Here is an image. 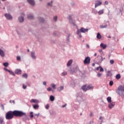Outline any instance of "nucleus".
Segmentation results:
<instances>
[{
    "label": "nucleus",
    "instance_id": "48",
    "mask_svg": "<svg viewBox=\"0 0 124 124\" xmlns=\"http://www.w3.org/2000/svg\"><path fill=\"white\" fill-rule=\"evenodd\" d=\"M102 75V74H101V73H98L97 74V76L98 77H101V76Z\"/></svg>",
    "mask_w": 124,
    "mask_h": 124
},
{
    "label": "nucleus",
    "instance_id": "41",
    "mask_svg": "<svg viewBox=\"0 0 124 124\" xmlns=\"http://www.w3.org/2000/svg\"><path fill=\"white\" fill-rule=\"evenodd\" d=\"M45 108L47 110H48V109H49V104H46V106H45Z\"/></svg>",
    "mask_w": 124,
    "mask_h": 124
},
{
    "label": "nucleus",
    "instance_id": "61",
    "mask_svg": "<svg viewBox=\"0 0 124 124\" xmlns=\"http://www.w3.org/2000/svg\"><path fill=\"white\" fill-rule=\"evenodd\" d=\"M99 68H100V67H99V66L98 67H97V68H96V70H99Z\"/></svg>",
    "mask_w": 124,
    "mask_h": 124
},
{
    "label": "nucleus",
    "instance_id": "27",
    "mask_svg": "<svg viewBox=\"0 0 124 124\" xmlns=\"http://www.w3.org/2000/svg\"><path fill=\"white\" fill-rule=\"evenodd\" d=\"M96 37L97 39H100L101 38V35L100 34V33H97Z\"/></svg>",
    "mask_w": 124,
    "mask_h": 124
},
{
    "label": "nucleus",
    "instance_id": "56",
    "mask_svg": "<svg viewBox=\"0 0 124 124\" xmlns=\"http://www.w3.org/2000/svg\"><path fill=\"white\" fill-rule=\"evenodd\" d=\"M46 81H44V82H43V85H44V86H46Z\"/></svg>",
    "mask_w": 124,
    "mask_h": 124
},
{
    "label": "nucleus",
    "instance_id": "49",
    "mask_svg": "<svg viewBox=\"0 0 124 124\" xmlns=\"http://www.w3.org/2000/svg\"><path fill=\"white\" fill-rule=\"evenodd\" d=\"M0 106L1 107V108L3 109V110H4V106H3V105L2 104H1L0 105Z\"/></svg>",
    "mask_w": 124,
    "mask_h": 124
},
{
    "label": "nucleus",
    "instance_id": "16",
    "mask_svg": "<svg viewBox=\"0 0 124 124\" xmlns=\"http://www.w3.org/2000/svg\"><path fill=\"white\" fill-rule=\"evenodd\" d=\"M100 47L104 50L105 49H106V48L107 47V45L103 43H101L100 44Z\"/></svg>",
    "mask_w": 124,
    "mask_h": 124
},
{
    "label": "nucleus",
    "instance_id": "38",
    "mask_svg": "<svg viewBox=\"0 0 124 124\" xmlns=\"http://www.w3.org/2000/svg\"><path fill=\"white\" fill-rule=\"evenodd\" d=\"M30 118H33V112L31 111L30 114Z\"/></svg>",
    "mask_w": 124,
    "mask_h": 124
},
{
    "label": "nucleus",
    "instance_id": "64",
    "mask_svg": "<svg viewBox=\"0 0 124 124\" xmlns=\"http://www.w3.org/2000/svg\"><path fill=\"white\" fill-rule=\"evenodd\" d=\"M92 65H93V66H94V65H95V64L94 63H93V64H92Z\"/></svg>",
    "mask_w": 124,
    "mask_h": 124
},
{
    "label": "nucleus",
    "instance_id": "51",
    "mask_svg": "<svg viewBox=\"0 0 124 124\" xmlns=\"http://www.w3.org/2000/svg\"><path fill=\"white\" fill-rule=\"evenodd\" d=\"M1 5H2V4L1 3V1L0 0V9H1Z\"/></svg>",
    "mask_w": 124,
    "mask_h": 124
},
{
    "label": "nucleus",
    "instance_id": "47",
    "mask_svg": "<svg viewBox=\"0 0 124 124\" xmlns=\"http://www.w3.org/2000/svg\"><path fill=\"white\" fill-rule=\"evenodd\" d=\"M113 84H114V82H113V81H110L109 82V85H110V86H113Z\"/></svg>",
    "mask_w": 124,
    "mask_h": 124
},
{
    "label": "nucleus",
    "instance_id": "7",
    "mask_svg": "<svg viewBox=\"0 0 124 124\" xmlns=\"http://www.w3.org/2000/svg\"><path fill=\"white\" fill-rule=\"evenodd\" d=\"M102 4V1H101L100 0H97L95 1V8H96V7H98V6H100V5H101Z\"/></svg>",
    "mask_w": 124,
    "mask_h": 124
},
{
    "label": "nucleus",
    "instance_id": "21",
    "mask_svg": "<svg viewBox=\"0 0 124 124\" xmlns=\"http://www.w3.org/2000/svg\"><path fill=\"white\" fill-rule=\"evenodd\" d=\"M28 82H26L25 84L23 83L22 84V88L24 90H26V89H27V85H28Z\"/></svg>",
    "mask_w": 124,
    "mask_h": 124
},
{
    "label": "nucleus",
    "instance_id": "3",
    "mask_svg": "<svg viewBox=\"0 0 124 124\" xmlns=\"http://www.w3.org/2000/svg\"><path fill=\"white\" fill-rule=\"evenodd\" d=\"M88 31L89 29H85L82 27L80 28V30H77V34H78V35H79V37L81 38L82 37V34H81V32L85 33V32H88Z\"/></svg>",
    "mask_w": 124,
    "mask_h": 124
},
{
    "label": "nucleus",
    "instance_id": "54",
    "mask_svg": "<svg viewBox=\"0 0 124 124\" xmlns=\"http://www.w3.org/2000/svg\"><path fill=\"white\" fill-rule=\"evenodd\" d=\"M4 70H5V71H8V72H9V71H10V70L5 68H4Z\"/></svg>",
    "mask_w": 124,
    "mask_h": 124
},
{
    "label": "nucleus",
    "instance_id": "63",
    "mask_svg": "<svg viewBox=\"0 0 124 124\" xmlns=\"http://www.w3.org/2000/svg\"><path fill=\"white\" fill-rule=\"evenodd\" d=\"M7 124H10V122H8L7 123Z\"/></svg>",
    "mask_w": 124,
    "mask_h": 124
},
{
    "label": "nucleus",
    "instance_id": "58",
    "mask_svg": "<svg viewBox=\"0 0 124 124\" xmlns=\"http://www.w3.org/2000/svg\"><path fill=\"white\" fill-rule=\"evenodd\" d=\"M105 4H106L107 5L108 4V1H106L105 2Z\"/></svg>",
    "mask_w": 124,
    "mask_h": 124
},
{
    "label": "nucleus",
    "instance_id": "30",
    "mask_svg": "<svg viewBox=\"0 0 124 124\" xmlns=\"http://www.w3.org/2000/svg\"><path fill=\"white\" fill-rule=\"evenodd\" d=\"M33 107L34 109H38V108H39V106L38 105V104H36L35 105H33Z\"/></svg>",
    "mask_w": 124,
    "mask_h": 124
},
{
    "label": "nucleus",
    "instance_id": "45",
    "mask_svg": "<svg viewBox=\"0 0 124 124\" xmlns=\"http://www.w3.org/2000/svg\"><path fill=\"white\" fill-rule=\"evenodd\" d=\"M70 85H71L72 86H74V85H75V82H74V81L72 80V81L70 82Z\"/></svg>",
    "mask_w": 124,
    "mask_h": 124
},
{
    "label": "nucleus",
    "instance_id": "25",
    "mask_svg": "<svg viewBox=\"0 0 124 124\" xmlns=\"http://www.w3.org/2000/svg\"><path fill=\"white\" fill-rule=\"evenodd\" d=\"M4 121H3V117H0V124H4Z\"/></svg>",
    "mask_w": 124,
    "mask_h": 124
},
{
    "label": "nucleus",
    "instance_id": "40",
    "mask_svg": "<svg viewBox=\"0 0 124 124\" xmlns=\"http://www.w3.org/2000/svg\"><path fill=\"white\" fill-rule=\"evenodd\" d=\"M100 67V72H103V71H104V70L103 69V68L101 66H99Z\"/></svg>",
    "mask_w": 124,
    "mask_h": 124
},
{
    "label": "nucleus",
    "instance_id": "17",
    "mask_svg": "<svg viewBox=\"0 0 124 124\" xmlns=\"http://www.w3.org/2000/svg\"><path fill=\"white\" fill-rule=\"evenodd\" d=\"M15 72L16 74L19 75V74H21L22 73V71L19 69H17L15 70Z\"/></svg>",
    "mask_w": 124,
    "mask_h": 124
},
{
    "label": "nucleus",
    "instance_id": "29",
    "mask_svg": "<svg viewBox=\"0 0 124 124\" xmlns=\"http://www.w3.org/2000/svg\"><path fill=\"white\" fill-rule=\"evenodd\" d=\"M46 90L47 91V92H51V91H52V92H54V90H52V88H51L50 87L47 88L46 89Z\"/></svg>",
    "mask_w": 124,
    "mask_h": 124
},
{
    "label": "nucleus",
    "instance_id": "5",
    "mask_svg": "<svg viewBox=\"0 0 124 124\" xmlns=\"http://www.w3.org/2000/svg\"><path fill=\"white\" fill-rule=\"evenodd\" d=\"M82 90H83V92H87V91H89L90 90H93V86L91 84H90L89 85H83L81 87Z\"/></svg>",
    "mask_w": 124,
    "mask_h": 124
},
{
    "label": "nucleus",
    "instance_id": "8",
    "mask_svg": "<svg viewBox=\"0 0 124 124\" xmlns=\"http://www.w3.org/2000/svg\"><path fill=\"white\" fill-rule=\"evenodd\" d=\"M31 58L32 59V60H36V55H35V51H31Z\"/></svg>",
    "mask_w": 124,
    "mask_h": 124
},
{
    "label": "nucleus",
    "instance_id": "55",
    "mask_svg": "<svg viewBox=\"0 0 124 124\" xmlns=\"http://www.w3.org/2000/svg\"><path fill=\"white\" fill-rule=\"evenodd\" d=\"M67 42H69V35L68 36L67 39Z\"/></svg>",
    "mask_w": 124,
    "mask_h": 124
},
{
    "label": "nucleus",
    "instance_id": "6",
    "mask_svg": "<svg viewBox=\"0 0 124 124\" xmlns=\"http://www.w3.org/2000/svg\"><path fill=\"white\" fill-rule=\"evenodd\" d=\"M83 62L84 64H90L91 63V58L90 57H86Z\"/></svg>",
    "mask_w": 124,
    "mask_h": 124
},
{
    "label": "nucleus",
    "instance_id": "34",
    "mask_svg": "<svg viewBox=\"0 0 124 124\" xmlns=\"http://www.w3.org/2000/svg\"><path fill=\"white\" fill-rule=\"evenodd\" d=\"M67 75V72L64 71L62 73V76H65Z\"/></svg>",
    "mask_w": 124,
    "mask_h": 124
},
{
    "label": "nucleus",
    "instance_id": "18",
    "mask_svg": "<svg viewBox=\"0 0 124 124\" xmlns=\"http://www.w3.org/2000/svg\"><path fill=\"white\" fill-rule=\"evenodd\" d=\"M31 103H39V101H38V100H36V99H32L31 100Z\"/></svg>",
    "mask_w": 124,
    "mask_h": 124
},
{
    "label": "nucleus",
    "instance_id": "20",
    "mask_svg": "<svg viewBox=\"0 0 124 124\" xmlns=\"http://www.w3.org/2000/svg\"><path fill=\"white\" fill-rule=\"evenodd\" d=\"M73 62L72 60H70L67 63V66H70L72 64Z\"/></svg>",
    "mask_w": 124,
    "mask_h": 124
},
{
    "label": "nucleus",
    "instance_id": "44",
    "mask_svg": "<svg viewBox=\"0 0 124 124\" xmlns=\"http://www.w3.org/2000/svg\"><path fill=\"white\" fill-rule=\"evenodd\" d=\"M110 64H114V60H111L109 62Z\"/></svg>",
    "mask_w": 124,
    "mask_h": 124
},
{
    "label": "nucleus",
    "instance_id": "4",
    "mask_svg": "<svg viewBox=\"0 0 124 124\" xmlns=\"http://www.w3.org/2000/svg\"><path fill=\"white\" fill-rule=\"evenodd\" d=\"M67 70L70 74H74V73H76L78 70H79V68L78 66H76L74 67H71L70 69H67Z\"/></svg>",
    "mask_w": 124,
    "mask_h": 124
},
{
    "label": "nucleus",
    "instance_id": "2",
    "mask_svg": "<svg viewBox=\"0 0 124 124\" xmlns=\"http://www.w3.org/2000/svg\"><path fill=\"white\" fill-rule=\"evenodd\" d=\"M116 93L121 96L122 98H124V85H120L116 90Z\"/></svg>",
    "mask_w": 124,
    "mask_h": 124
},
{
    "label": "nucleus",
    "instance_id": "50",
    "mask_svg": "<svg viewBox=\"0 0 124 124\" xmlns=\"http://www.w3.org/2000/svg\"><path fill=\"white\" fill-rule=\"evenodd\" d=\"M35 116L37 117V118H38V117H39V113L35 114Z\"/></svg>",
    "mask_w": 124,
    "mask_h": 124
},
{
    "label": "nucleus",
    "instance_id": "28",
    "mask_svg": "<svg viewBox=\"0 0 124 124\" xmlns=\"http://www.w3.org/2000/svg\"><path fill=\"white\" fill-rule=\"evenodd\" d=\"M50 100L51 101H54L55 100V97L53 95H50Z\"/></svg>",
    "mask_w": 124,
    "mask_h": 124
},
{
    "label": "nucleus",
    "instance_id": "23",
    "mask_svg": "<svg viewBox=\"0 0 124 124\" xmlns=\"http://www.w3.org/2000/svg\"><path fill=\"white\" fill-rule=\"evenodd\" d=\"M63 86H60L58 88L57 91L59 92H62V91H63Z\"/></svg>",
    "mask_w": 124,
    "mask_h": 124
},
{
    "label": "nucleus",
    "instance_id": "10",
    "mask_svg": "<svg viewBox=\"0 0 124 124\" xmlns=\"http://www.w3.org/2000/svg\"><path fill=\"white\" fill-rule=\"evenodd\" d=\"M107 24H109V22L107 21L106 23H105V25H101L100 26V29H106V28H107V27H108V25H107Z\"/></svg>",
    "mask_w": 124,
    "mask_h": 124
},
{
    "label": "nucleus",
    "instance_id": "11",
    "mask_svg": "<svg viewBox=\"0 0 124 124\" xmlns=\"http://www.w3.org/2000/svg\"><path fill=\"white\" fill-rule=\"evenodd\" d=\"M27 1L32 6H34V5H35V2H34V0H27Z\"/></svg>",
    "mask_w": 124,
    "mask_h": 124
},
{
    "label": "nucleus",
    "instance_id": "43",
    "mask_svg": "<svg viewBox=\"0 0 124 124\" xmlns=\"http://www.w3.org/2000/svg\"><path fill=\"white\" fill-rule=\"evenodd\" d=\"M3 65H4V66H5V67L8 66V63H7V62L3 63Z\"/></svg>",
    "mask_w": 124,
    "mask_h": 124
},
{
    "label": "nucleus",
    "instance_id": "14",
    "mask_svg": "<svg viewBox=\"0 0 124 124\" xmlns=\"http://www.w3.org/2000/svg\"><path fill=\"white\" fill-rule=\"evenodd\" d=\"M18 20L19 23H23V22H24V21L25 20V18H24V16H21L18 17Z\"/></svg>",
    "mask_w": 124,
    "mask_h": 124
},
{
    "label": "nucleus",
    "instance_id": "9",
    "mask_svg": "<svg viewBox=\"0 0 124 124\" xmlns=\"http://www.w3.org/2000/svg\"><path fill=\"white\" fill-rule=\"evenodd\" d=\"M5 17L6 18V19H7V20H12L13 19V17L12 16H11V15L9 14H5L4 15Z\"/></svg>",
    "mask_w": 124,
    "mask_h": 124
},
{
    "label": "nucleus",
    "instance_id": "52",
    "mask_svg": "<svg viewBox=\"0 0 124 124\" xmlns=\"http://www.w3.org/2000/svg\"><path fill=\"white\" fill-rule=\"evenodd\" d=\"M86 47L88 48V49H89V48H90V45H89V44H86Z\"/></svg>",
    "mask_w": 124,
    "mask_h": 124
},
{
    "label": "nucleus",
    "instance_id": "26",
    "mask_svg": "<svg viewBox=\"0 0 124 124\" xmlns=\"http://www.w3.org/2000/svg\"><path fill=\"white\" fill-rule=\"evenodd\" d=\"M107 100L109 103L112 102V98H111V97H108L107 98Z\"/></svg>",
    "mask_w": 124,
    "mask_h": 124
},
{
    "label": "nucleus",
    "instance_id": "42",
    "mask_svg": "<svg viewBox=\"0 0 124 124\" xmlns=\"http://www.w3.org/2000/svg\"><path fill=\"white\" fill-rule=\"evenodd\" d=\"M53 20L56 22L57 20H58V16H54L53 18Z\"/></svg>",
    "mask_w": 124,
    "mask_h": 124
},
{
    "label": "nucleus",
    "instance_id": "12",
    "mask_svg": "<svg viewBox=\"0 0 124 124\" xmlns=\"http://www.w3.org/2000/svg\"><path fill=\"white\" fill-rule=\"evenodd\" d=\"M27 18L28 19H29L30 20H31L34 18V16H33V14H29L27 15Z\"/></svg>",
    "mask_w": 124,
    "mask_h": 124
},
{
    "label": "nucleus",
    "instance_id": "31",
    "mask_svg": "<svg viewBox=\"0 0 124 124\" xmlns=\"http://www.w3.org/2000/svg\"><path fill=\"white\" fill-rule=\"evenodd\" d=\"M22 77L23 78H25V79H27L28 78V74L25 73L22 75Z\"/></svg>",
    "mask_w": 124,
    "mask_h": 124
},
{
    "label": "nucleus",
    "instance_id": "19",
    "mask_svg": "<svg viewBox=\"0 0 124 124\" xmlns=\"http://www.w3.org/2000/svg\"><path fill=\"white\" fill-rule=\"evenodd\" d=\"M38 19L39 20V21L40 22V23H44V18L43 17H38Z\"/></svg>",
    "mask_w": 124,
    "mask_h": 124
},
{
    "label": "nucleus",
    "instance_id": "36",
    "mask_svg": "<svg viewBox=\"0 0 124 124\" xmlns=\"http://www.w3.org/2000/svg\"><path fill=\"white\" fill-rule=\"evenodd\" d=\"M98 12H97V10H95V9H93L92 10V13H93L94 14H96L97 13H98Z\"/></svg>",
    "mask_w": 124,
    "mask_h": 124
},
{
    "label": "nucleus",
    "instance_id": "35",
    "mask_svg": "<svg viewBox=\"0 0 124 124\" xmlns=\"http://www.w3.org/2000/svg\"><path fill=\"white\" fill-rule=\"evenodd\" d=\"M116 79H117L118 80H119V79H121V75L120 74H117L116 76Z\"/></svg>",
    "mask_w": 124,
    "mask_h": 124
},
{
    "label": "nucleus",
    "instance_id": "39",
    "mask_svg": "<svg viewBox=\"0 0 124 124\" xmlns=\"http://www.w3.org/2000/svg\"><path fill=\"white\" fill-rule=\"evenodd\" d=\"M52 3H53V1H51L50 2H48L47 3V6H52Z\"/></svg>",
    "mask_w": 124,
    "mask_h": 124
},
{
    "label": "nucleus",
    "instance_id": "60",
    "mask_svg": "<svg viewBox=\"0 0 124 124\" xmlns=\"http://www.w3.org/2000/svg\"><path fill=\"white\" fill-rule=\"evenodd\" d=\"M65 106H66V104H65V105H63V106H62V107L63 108H64V107H65Z\"/></svg>",
    "mask_w": 124,
    "mask_h": 124
},
{
    "label": "nucleus",
    "instance_id": "15",
    "mask_svg": "<svg viewBox=\"0 0 124 124\" xmlns=\"http://www.w3.org/2000/svg\"><path fill=\"white\" fill-rule=\"evenodd\" d=\"M114 106H115V102H112L109 103V104H108V108H109V109H112V108H113Z\"/></svg>",
    "mask_w": 124,
    "mask_h": 124
},
{
    "label": "nucleus",
    "instance_id": "37",
    "mask_svg": "<svg viewBox=\"0 0 124 124\" xmlns=\"http://www.w3.org/2000/svg\"><path fill=\"white\" fill-rule=\"evenodd\" d=\"M9 72L10 73V74L11 75H13V76H15V73H14L13 72V71H9Z\"/></svg>",
    "mask_w": 124,
    "mask_h": 124
},
{
    "label": "nucleus",
    "instance_id": "33",
    "mask_svg": "<svg viewBox=\"0 0 124 124\" xmlns=\"http://www.w3.org/2000/svg\"><path fill=\"white\" fill-rule=\"evenodd\" d=\"M107 76H112V73H111L110 71H108L107 72Z\"/></svg>",
    "mask_w": 124,
    "mask_h": 124
},
{
    "label": "nucleus",
    "instance_id": "24",
    "mask_svg": "<svg viewBox=\"0 0 124 124\" xmlns=\"http://www.w3.org/2000/svg\"><path fill=\"white\" fill-rule=\"evenodd\" d=\"M68 19L69 20V22H70V23H72V24H73V20H72V16H69Z\"/></svg>",
    "mask_w": 124,
    "mask_h": 124
},
{
    "label": "nucleus",
    "instance_id": "59",
    "mask_svg": "<svg viewBox=\"0 0 124 124\" xmlns=\"http://www.w3.org/2000/svg\"><path fill=\"white\" fill-rule=\"evenodd\" d=\"M99 53H101V52H102V50L101 49H99Z\"/></svg>",
    "mask_w": 124,
    "mask_h": 124
},
{
    "label": "nucleus",
    "instance_id": "53",
    "mask_svg": "<svg viewBox=\"0 0 124 124\" xmlns=\"http://www.w3.org/2000/svg\"><path fill=\"white\" fill-rule=\"evenodd\" d=\"M104 60H105V57H102V56H101V62H102Z\"/></svg>",
    "mask_w": 124,
    "mask_h": 124
},
{
    "label": "nucleus",
    "instance_id": "13",
    "mask_svg": "<svg viewBox=\"0 0 124 124\" xmlns=\"http://www.w3.org/2000/svg\"><path fill=\"white\" fill-rule=\"evenodd\" d=\"M0 56L2 57V58H4V57H5V53L4 52V51H3V50L1 49H0Z\"/></svg>",
    "mask_w": 124,
    "mask_h": 124
},
{
    "label": "nucleus",
    "instance_id": "62",
    "mask_svg": "<svg viewBox=\"0 0 124 124\" xmlns=\"http://www.w3.org/2000/svg\"><path fill=\"white\" fill-rule=\"evenodd\" d=\"M97 55V54L96 53H95L94 54V56L95 57L96 56V55Z\"/></svg>",
    "mask_w": 124,
    "mask_h": 124
},
{
    "label": "nucleus",
    "instance_id": "1",
    "mask_svg": "<svg viewBox=\"0 0 124 124\" xmlns=\"http://www.w3.org/2000/svg\"><path fill=\"white\" fill-rule=\"evenodd\" d=\"M15 117H27L26 113L19 110L9 111L5 114L6 120H12Z\"/></svg>",
    "mask_w": 124,
    "mask_h": 124
},
{
    "label": "nucleus",
    "instance_id": "46",
    "mask_svg": "<svg viewBox=\"0 0 124 124\" xmlns=\"http://www.w3.org/2000/svg\"><path fill=\"white\" fill-rule=\"evenodd\" d=\"M16 60H17V61H21V57H20V56H17V57H16Z\"/></svg>",
    "mask_w": 124,
    "mask_h": 124
},
{
    "label": "nucleus",
    "instance_id": "22",
    "mask_svg": "<svg viewBox=\"0 0 124 124\" xmlns=\"http://www.w3.org/2000/svg\"><path fill=\"white\" fill-rule=\"evenodd\" d=\"M104 13V9H102L98 12V15H102Z\"/></svg>",
    "mask_w": 124,
    "mask_h": 124
},
{
    "label": "nucleus",
    "instance_id": "57",
    "mask_svg": "<svg viewBox=\"0 0 124 124\" xmlns=\"http://www.w3.org/2000/svg\"><path fill=\"white\" fill-rule=\"evenodd\" d=\"M93 112H91L90 114V117H93Z\"/></svg>",
    "mask_w": 124,
    "mask_h": 124
},
{
    "label": "nucleus",
    "instance_id": "32",
    "mask_svg": "<svg viewBox=\"0 0 124 124\" xmlns=\"http://www.w3.org/2000/svg\"><path fill=\"white\" fill-rule=\"evenodd\" d=\"M51 86L52 89H53V90L54 91V90H55L56 89V84H55L54 83H52L51 84Z\"/></svg>",
    "mask_w": 124,
    "mask_h": 124
}]
</instances>
